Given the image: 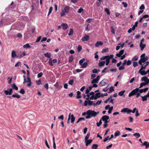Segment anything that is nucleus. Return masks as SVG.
<instances>
[{
  "label": "nucleus",
  "mask_w": 149,
  "mask_h": 149,
  "mask_svg": "<svg viewBox=\"0 0 149 149\" xmlns=\"http://www.w3.org/2000/svg\"><path fill=\"white\" fill-rule=\"evenodd\" d=\"M99 113V111L96 112L94 110H88L87 111V116L86 117V119H88L92 117H95Z\"/></svg>",
  "instance_id": "f257e3e1"
},
{
  "label": "nucleus",
  "mask_w": 149,
  "mask_h": 149,
  "mask_svg": "<svg viewBox=\"0 0 149 149\" xmlns=\"http://www.w3.org/2000/svg\"><path fill=\"white\" fill-rule=\"evenodd\" d=\"M70 7L69 6H66L64 7V9L62 10L60 13L61 16L62 17L65 15V13H68L69 12Z\"/></svg>",
  "instance_id": "f03ea898"
},
{
  "label": "nucleus",
  "mask_w": 149,
  "mask_h": 149,
  "mask_svg": "<svg viewBox=\"0 0 149 149\" xmlns=\"http://www.w3.org/2000/svg\"><path fill=\"white\" fill-rule=\"evenodd\" d=\"M139 88H137L133 90L129 94L128 96L130 97L135 95L139 91Z\"/></svg>",
  "instance_id": "7ed1b4c3"
},
{
  "label": "nucleus",
  "mask_w": 149,
  "mask_h": 149,
  "mask_svg": "<svg viewBox=\"0 0 149 149\" xmlns=\"http://www.w3.org/2000/svg\"><path fill=\"white\" fill-rule=\"evenodd\" d=\"M107 82V79H104L100 82L99 84V86L100 87L106 86L108 84Z\"/></svg>",
  "instance_id": "20e7f679"
},
{
  "label": "nucleus",
  "mask_w": 149,
  "mask_h": 149,
  "mask_svg": "<svg viewBox=\"0 0 149 149\" xmlns=\"http://www.w3.org/2000/svg\"><path fill=\"white\" fill-rule=\"evenodd\" d=\"M100 79V76H97L96 78L93 79L91 81V83L93 84L94 83H97L98 82V81Z\"/></svg>",
  "instance_id": "39448f33"
},
{
  "label": "nucleus",
  "mask_w": 149,
  "mask_h": 149,
  "mask_svg": "<svg viewBox=\"0 0 149 149\" xmlns=\"http://www.w3.org/2000/svg\"><path fill=\"white\" fill-rule=\"evenodd\" d=\"M131 111H132L131 110L127 108H124L121 111L122 112H127V113H129Z\"/></svg>",
  "instance_id": "423d86ee"
},
{
  "label": "nucleus",
  "mask_w": 149,
  "mask_h": 149,
  "mask_svg": "<svg viewBox=\"0 0 149 149\" xmlns=\"http://www.w3.org/2000/svg\"><path fill=\"white\" fill-rule=\"evenodd\" d=\"M13 89L12 88H10V89L9 91L8 90H5L4 91V92L6 95H11L13 92Z\"/></svg>",
  "instance_id": "0eeeda50"
},
{
  "label": "nucleus",
  "mask_w": 149,
  "mask_h": 149,
  "mask_svg": "<svg viewBox=\"0 0 149 149\" xmlns=\"http://www.w3.org/2000/svg\"><path fill=\"white\" fill-rule=\"evenodd\" d=\"M90 39L89 37L88 36L86 35L82 39V40L83 42L86 41Z\"/></svg>",
  "instance_id": "6e6552de"
},
{
  "label": "nucleus",
  "mask_w": 149,
  "mask_h": 149,
  "mask_svg": "<svg viewBox=\"0 0 149 149\" xmlns=\"http://www.w3.org/2000/svg\"><path fill=\"white\" fill-rule=\"evenodd\" d=\"M139 91L140 92V93H142L143 92L145 93L146 92L148 89V87H146L144 89H139Z\"/></svg>",
  "instance_id": "1a4fd4ad"
},
{
  "label": "nucleus",
  "mask_w": 149,
  "mask_h": 149,
  "mask_svg": "<svg viewBox=\"0 0 149 149\" xmlns=\"http://www.w3.org/2000/svg\"><path fill=\"white\" fill-rule=\"evenodd\" d=\"M109 119V117L107 115H104L102 117V119L103 121H107V120Z\"/></svg>",
  "instance_id": "9d476101"
},
{
  "label": "nucleus",
  "mask_w": 149,
  "mask_h": 149,
  "mask_svg": "<svg viewBox=\"0 0 149 149\" xmlns=\"http://www.w3.org/2000/svg\"><path fill=\"white\" fill-rule=\"evenodd\" d=\"M124 51V50H120L118 53L116 54V56L118 57H120L123 54Z\"/></svg>",
  "instance_id": "9b49d317"
},
{
  "label": "nucleus",
  "mask_w": 149,
  "mask_h": 149,
  "mask_svg": "<svg viewBox=\"0 0 149 149\" xmlns=\"http://www.w3.org/2000/svg\"><path fill=\"white\" fill-rule=\"evenodd\" d=\"M141 81H144L145 82H149V79L146 77H143L141 79Z\"/></svg>",
  "instance_id": "f8f14e48"
},
{
  "label": "nucleus",
  "mask_w": 149,
  "mask_h": 149,
  "mask_svg": "<svg viewBox=\"0 0 149 149\" xmlns=\"http://www.w3.org/2000/svg\"><path fill=\"white\" fill-rule=\"evenodd\" d=\"M61 26L63 30L66 29L68 27V25L66 23H62L61 24Z\"/></svg>",
  "instance_id": "ddd939ff"
},
{
  "label": "nucleus",
  "mask_w": 149,
  "mask_h": 149,
  "mask_svg": "<svg viewBox=\"0 0 149 149\" xmlns=\"http://www.w3.org/2000/svg\"><path fill=\"white\" fill-rule=\"evenodd\" d=\"M143 146H145L146 148V149L148 148L149 147V143L148 141H145L142 144Z\"/></svg>",
  "instance_id": "4468645a"
},
{
  "label": "nucleus",
  "mask_w": 149,
  "mask_h": 149,
  "mask_svg": "<svg viewBox=\"0 0 149 149\" xmlns=\"http://www.w3.org/2000/svg\"><path fill=\"white\" fill-rule=\"evenodd\" d=\"M146 61L145 58H141L140 59L139 61V64L140 65H142V63H144Z\"/></svg>",
  "instance_id": "2eb2a0df"
},
{
  "label": "nucleus",
  "mask_w": 149,
  "mask_h": 149,
  "mask_svg": "<svg viewBox=\"0 0 149 149\" xmlns=\"http://www.w3.org/2000/svg\"><path fill=\"white\" fill-rule=\"evenodd\" d=\"M149 84V82H143L141 83L140 84V86L139 87V88H141L143 86H146L147 85H148Z\"/></svg>",
  "instance_id": "dca6fc26"
},
{
  "label": "nucleus",
  "mask_w": 149,
  "mask_h": 149,
  "mask_svg": "<svg viewBox=\"0 0 149 149\" xmlns=\"http://www.w3.org/2000/svg\"><path fill=\"white\" fill-rule=\"evenodd\" d=\"M103 45V43L101 41H98L95 44L96 47H98L100 45Z\"/></svg>",
  "instance_id": "f3484780"
},
{
  "label": "nucleus",
  "mask_w": 149,
  "mask_h": 149,
  "mask_svg": "<svg viewBox=\"0 0 149 149\" xmlns=\"http://www.w3.org/2000/svg\"><path fill=\"white\" fill-rule=\"evenodd\" d=\"M11 87L13 90L17 91L18 90V87L14 84L11 85Z\"/></svg>",
  "instance_id": "a211bd4d"
},
{
  "label": "nucleus",
  "mask_w": 149,
  "mask_h": 149,
  "mask_svg": "<svg viewBox=\"0 0 149 149\" xmlns=\"http://www.w3.org/2000/svg\"><path fill=\"white\" fill-rule=\"evenodd\" d=\"M139 72L142 75H146L147 72V71H145L144 70H141L140 71V69L139 70Z\"/></svg>",
  "instance_id": "6ab92c4d"
},
{
  "label": "nucleus",
  "mask_w": 149,
  "mask_h": 149,
  "mask_svg": "<svg viewBox=\"0 0 149 149\" xmlns=\"http://www.w3.org/2000/svg\"><path fill=\"white\" fill-rule=\"evenodd\" d=\"M86 143V146H88V145H90L92 142V140L91 139L87 140L86 141H85Z\"/></svg>",
  "instance_id": "aec40b11"
},
{
  "label": "nucleus",
  "mask_w": 149,
  "mask_h": 149,
  "mask_svg": "<svg viewBox=\"0 0 149 149\" xmlns=\"http://www.w3.org/2000/svg\"><path fill=\"white\" fill-rule=\"evenodd\" d=\"M146 46V44H143L142 43H140V47L141 48V50H143V49L145 48Z\"/></svg>",
  "instance_id": "412c9836"
},
{
  "label": "nucleus",
  "mask_w": 149,
  "mask_h": 149,
  "mask_svg": "<svg viewBox=\"0 0 149 149\" xmlns=\"http://www.w3.org/2000/svg\"><path fill=\"white\" fill-rule=\"evenodd\" d=\"M12 96L13 97H17V98H19L20 97V96L17 93H15V94L13 95Z\"/></svg>",
  "instance_id": "4be33fe9"
},
{
  "label": "nucleus",
  "mask_w": 149,
  "mask_h": 149,
  "mask_svg": "<svg viewBox=\"0 0 149 149\" xmlns=\"http://www.w3.org/2000/svg\"><path fill=\"white\" fill-rule=\"evenodd\" d=\"M74 59V57L72 55H71L69 56V59L68 60V62L69 63L72 62Z\"/></svg>",
  "instance_id": "5701e85b"
},
{
  "label": "nucleus",
  "mask_w": 149,
  "mask_h": 149,
  "mask_svg": "<svg viewBox=\"0 0 149 149\" xmlns=\"http://www.w3.org/2000/svg\"><path fill=\"white\" fill-rule=\"evenodd\" d=\"M70 119H71V123H73L75 120V118L74 117L73 115L70 114Z\"/></svg>",
  "instance_id": "b1692460"
},
{
  "label": "nucleus",
  "mask_w": 149,
  "mask_h": 149,
  "mask_svg": "<svg viewBox=\"0 0 149 149\" xmlns=\"http://www.w3.org/2000/svg\"><path fill=\"white\" fill-rule=\"evenodd\" d=\"M105 63V61H102L98 63V65L100 67L103 66Z\"/></svg>",
  "instance_id": "393cba45"
},
{
  "label": "nucleus",
  "mask_w": 149,
  "mask_h": 149,
  "mask_svg": "<svg viewBox=\"0 0 149 149\" xmlns=\"http://www.w3.org/2000/svg\"><path fill=\"white\" fill-rule=\"evenodd\" d=\"M141 97L142 98V100L143 102L147 100H148L147 98L148 97L146 95H145L144 96H141Z\"/></svg>",
  "instance_id": "a878e982"
},
{
  "label": "nucleus",
  "mask_w": 149,
  "mask_h": 149,
  "mask_svg": "<svg viewBox=\"0 0 149 149\" xmlns=\"http://www.w3.org/2000/svg\"><path fill=\"white\" fill-rule=\"evenodd\" d=\"M92 88L91 86H90L88 88L86 91V93L88 94L89 93L90 91L91 90Z\"/></svg>",
  "instance_id": "bb28decb"
},
{
  "label": "nucleus",
  "mask_w": 149,
  "mask_h": 149,
  "mask_svg": "<svg viewBox=\"0 0 149 149\" xmlns=\"http://www.w3.org/2000/svg\"><path fill=\"white\" fill-rule=\"evenodd\" d=\"M77 99H79L81 97V96L80 95L81 94V93L79 91H78L77 92Z\"/></svg>",
  "instance_id": "cd10ccee"
},
{
  "label": "nucleus",
  "mask_w": 149,
  "mask_h": 149,
  "mask_svg": "<svg viewBox=\"0 0 149 149\" xmlns=\"http://www.w3.org/2000/svg\"><path fill=\"white\" fill-rule=\"evenodd\" d=\"M16 54L14 51H13L11 53V56L12 58H14L16 56Z\"/></svg>",
  "instance_id": "c85d7f7f"
},
{
  "label": "nucleus",
  "mask_w": 149,
  "mask_h": 149,
  "mask_svg": "<svg viewBox=\"0 0 149 149\" xmlns=\"http://www.w3.org/2000/svg\"><path fill=\"white\" fill-rule=\"evenodd\" d=\"M98 147V145L96 144H94L92 145L91 148L92 149H97Z\"/></svg>",
  "instance_id": "c756f323"
},
{
  "label": "nucleus",
  "mask_w": 149,
  "mask_h": 149,
  "mask_svg": "<svg viewBox=\"0 0 149 149\" xmlns=\"http://www.w3.org/2000/svg\"><path fill=\"white\" fill-rule=\"evenodd\" d=\"M109 121H104V124H103V127L104 128H106L107 126V123L109 122Z\"/></svg>",
  "instance_id": "7c9ffc66"
},
{
  "label": "nucleus",
  "mask_w": 149,
  "mask_h": 149,
  "mask_svg": "<svg viewBox=\"0 0 149 149\" xmlns=\"http://www.w3.org/2000/svg\"><path fill=\"white\" fill-rule=\"evenodd\" d=\"M23 47L24 48H30L31 47V46L29 44L27 43L24 45Z\"/></svg>",
  "instance_id": "2f4dec72"
},
{
  "label": "nucleus",
  "mask_w": 149,
  "mask_h": 149,
  "mask_svg": "<svg viewBox=\"0 0 149 149\" xmlns=\"http://www.w3.org/2000/svg\"><path fill=\"white\" fill-rule=\"evenodd\" d=\"M98 98V97H96L94 95H93L90 97V99L91 100H96Z\"/></svg>",
  "instance_id": "473e14b6"
},
{
  "label": "nucleus",
  "mask_w": 149,
  "mask_h": 149,
  "mask_svg": "<svg viewBox=\"0 0 149 149\" xmlns=\"http://www.w3.org/2000/svg\"><path fill=\"white\" fill-rule=\"evenodd\" d=\"M125 91V90L120 91L118 93V94L120 96H122L123 95Z\"/></svg>",
  "instance_id": "72a5a7b5"
},
{
  "label": "nucleus",
  "mask_w": 149,
  "mask_h": 149,
  "mask_svg": "<svg viewBox=\"0 0 149 149\" xmlns=\"http://www.w3.org/2000/svg\"><path fill=\"white\" fill-rule=\"evenodd\" d=\"M74 31L72 29H70V32L68 33V35L71 36L73 34Z\"/></svg>",
  "instance_id": "f704fd0d"
},
{
  "label": "nucleus",
  "mask_w": 149,
  "mask_h": 149,
  "mask_svg": "<svg viewBox=\"0 0 149 149\" xmlns=\"http://www.w3.org/2000/svg\"><path fill=\"white\" fill-rule=\"evenodd\" d=\"M120 135V132L119 131H116L114 134V136L115 137L119 136Z\"/></svg>",
  "instance_id": "c9c22d12"
},
{
  "label": "nucleus",
  "mask_w": 149,
  "mask_h": 149,
  "mask_svg": "<svg viewBox=\"0 0 149 149\" xmlns=\"http://www.w3.org/2000/svg\"><path fill=\"white\" fill-rule=\"evenodd\" d=\"M44 55L45 56L48 58H50L51 56V54L48 52L46 53H45Z\"/></svg>",
  "instance_id": "e433bc0d"
},
{
  "label": "nucleus",
  "mask_w": 149,
  "mask_h": 149,
  "mask_svg": "<svg viewBox=\"0 0 149 149\" xmlns=\"http://www.w3.org/2000/svg\"><path fill=\"white\" fill-rule=\"evenodd\" d=\"M90 132H88L87 133L86 136L85 137V141H86L87 140H88V139L89 137L90 136Z\"/></svg>",
  "instance_id": "4c0bfd02"
},
{
  "label": "nucleus",
  "mask_w": 149,
  "mask_h": 149,
  "mask_svg": "<svg viewBox=\"0 0 149 149\" xmlns=\"http://www.w3.org/2000/svg\"><path fill=\"white\" fill-rule=\"evenodd\" d=\"M87 65L88 63L87 62H85L81 65H82L81 67L82 68H86Z\"/></svg>",
  "instance_id": "58836bf2"
},
{
  "label": "nucleus",
  "mask_w": 149,
  "mask_h": 149,
  "mask_svg": "<svg viewBox=\"0 0 149 149\" xmlns=\"http://www.w3.org/2000/svg\"><path fill=\"white\" fill-rule=\"evenodd\" d=\"M133 135L135 136L136 138H138L140 136V134L139 133H134Z\"/></svg>",
  "instance_id": "ea45409f"
},
{
  "label": "nucleus",
  "mask_w": 149,
  "mask_h": 149,
  "mask_svg": "<svg viewBox=\"0 0 149 149\" xmlns=\"http://www.w3.org/2000/svg\"><path fill=\"white\" fill-rule=\"evenodd\" d=\"M148 65V64H146V65H145L144 66H143V65L142 66V67H141V68L140 69V71L142 70H143L145 69L146 68L147 66Z\"/></svg>",
  "instance_id": "a19ab883"
},
{
  "label": "nucleus",
  "mask_w": 149,
  "mask_h": 149,
  "mask_svg": "<svg viewBox=\"0 0 149 149\" xmlns=\"http://www.w3.org/2000/svg\"><path fill=\"white\" fill-rule=\"evenodd\" d=\"M85 61V59L84 58H83L81 60H80L79 61V64L80 65H81Z\"/></svg>",
  "instance_id": "79ce46f5"
},
{
  "label": "nucleus",
  "mask_w": 149,
  "mask_h": 149,
  "mask_svg": "<svg viewBox=\"0 0 149 149\" xmlns=\"http://www.w3.org/2000/svg\"><path fill=\"white\" fill-rule=\"evenodd\" d=\"M53 8L52 7H50L49 11L48 14V16H49L52 13L53 10Z\"/></svg>",
  "instance_id": "37998d69"
},
{
  "label": "nucleus",
  "mask_w": 149,
  "mask_h": 149,
  "mask_svg": "<svg viewBox=\"0 0 149 149\" xmlns=\"http://www.w3.org/2000/svg\"><path fill=\"white\" fill-rule=\"evenodd\" d=\"M138 57L136 55L134 56L132 59V61H136L138 60Z\"/></svg>",
  "instance_id": "c03bdc74"
},
{
  "label": "nucleus",
  "mask_w": 149,
  "mask_h": 149,
  "mask_svg": "<svg viewBox=\"0 0 149 149\" xmlns=\"http://www.w3.org/2000/svg\"><path fill=\"white\" fill-rule=\"evenodd\" d=\"M48 63L51 66H52L53 65L52 61V58H50L48 62Z\"/></svg>",
  "instance_id": "a18cd8bd"
},
{
  "label": "nucleus",
  "mask_w": 149,
  "mask_h": 149,
  "mask_svg": "<svg viewBox=\"0 0 149 149\" xmlns=\"http://www.w3.org/2000/svg\"><path fill=\"white\" fill-rule=\"evenodd\" d=\"M105 11L107 15H109L110 14V12L108 9L106 8L105 9Z\"/></svg>",
  "instance_id": "49530a36"
},
{
  "label": "nucleus",
  "mask_w": 149,
  "mask_h": 149,
  "mask_svg": "<svg viewBox=\"0 0 149 149\" xmlns=\"http://www.w3.org/2000/svg\"><path fill=\"white\" fill-rule=\"evenodd\" d=\"M102 124V119H100L98 123H97L96 124L97 126L99 127L100 125Z\"/></svg>",
  "instance_id": "de8ad7c7"
},
{
  "label": "nucleus",
  "mask_w": 149,
  "mask_h": 149,
  "mask_svg": "<svg viewBox=\"0 0 149 149\" xmlns=\"http://www.w3.org/2000/svg\"><path fill=\"white\" fill-rule=\"evenodd\" d=\"M102 56V57H101L100 58V59L102 60H105V59H106L108 57V56Z\"/></svg>",
  "instance_id": "09e8293b"
},
{
  "label": "nucleus",
  "mask_w": 149,
  "mask_h": 149,
  "mask_svg": "<svg viewBox=\"0 0 149 149\" xmlns=\"http://www.w3.org/2000/svg\"><path fill=\"white\" fill-rule=\"evenodd\" d=\"M109 50V49L108 48L105 49H102V52L103 53L106 52H107Z\"/></svg>",
  "instance_id": "8fccbe9b"
},
{
  "label": "nucleus",
  "mask_w": 149,
  "mask_h": 149,
  "mask_svg": "<svg viewBox=\"0 0 149 149\" xmlns=\"http://www.w3.org/2000/svg\"><path fill=\"white\" fill-rule=\"evenodd\" d=\"M82 48L81 46L80 45H79L77 47V51L78 52H80L82 49Z\"/></svg>",
  "instance_id": "3c124183"
},
{
  "label": "nucleus",
  "mask_w": 149,
  "mask_h": 149,
  "mask_svg": "<svg viewBox=\"0 0 149 149\" xmlns=\"http://www.w3.org/2000/svg\"><path fill=\"white\" fill-rule=\"evenodd\" d=\"M83 9L82 7H80L79 9L78 13H81L83 11Z\"/></svg>",
  "instance_id": "603ef678"
},
{
  "label": "nucleus",
  "mask_w": 149,
  "mask_h": 149,
  "mask_svg": "<svg viewBox=\"0 0 149 149\" xmlns=\"http://www.w3.org/2000/svg\"><path fill=\"white\" fill-rule=\"evenodd\" d=\"M138 65L137 62L136 61H134L133 62V66L134 67L137 66Z\"/></svg>",
  "instance_id": "864d4df0"
},
{
  "label": "nucleus",
  "mask_w": 149,
  "mask_h": 149,
  "mask_svg": "<svg viewBox=\"0 0 149 149\" xmlns=\"http://www.w3.org/2000/svg\"><path fill=\"white\" fill-rule=\"evenodd\" d=\"M45 144H46V146L49 149H50V146H49V145H48V142H47V140L46 139L45 140Z\"/></svg>",
  "instance_id": "5fc2aeb1"
},
{
  "label": "nucleus",
  "mask_w": 149,
  "mask_h": 149,
  "mask_svg": "<svg viewBox=\"0 0 149 149\" xmlns=\"http://www.w3.org/2000/svg\"><path fill=\"white\" fill-rule=\"evenodd\" d=\"M19 93L22 94H24L25 93V91L24 89H22L19 91Z\"/></svg>",
  "instance_id": "6e6d98bb"
},
{
  "label": "nucleus",
  "mask_w": 149,
  "mask_h": 149,
  "mask_svg": "<svg viewBox=\"0 0 149 149\" xmlns=\"http://www.w3.org/2000/svg\"><path fill=\"white\" fill-rule=\"evenodd\" d=\"M74 83V80L73 79L70 80L69 82V84L70 85H72Z\"/></svg>",
  "instance_id": "4d7b16f0"
},
{
  "label": "nucleus",
  "mask_w": 149,
  "mask_h": 149,
  "mask_svg": "<svg viewBox=\"0 0 149 149\" xmlns=\"http://www.w3.org/2000/svg\"><path fill=\"white\" fill-rule=\"evenodd\" d=\"M125 68L124 66L123 65L119 67L118 69L119 70H124Z\"/></svg>",
  "instance_id": "13d9d810"
},
{
  "label": "nucleus",
  "mask_w": 149,
  "mask_h": 149,
  "mask_svg": "<svg viewBox=\"0 0 149 149\" xmlns=\"http://www.w3.org/2000/svg\"><path fill=\"white\" fill-rule=\"evenodd\" d=\"M105 61V62H106V65H107L109 63L110 60L107 58V59Z\"/></svg>",
  "instance_id": "bf43d9fd"
},
{
  "label": "nucleus",
  "mask_w": 149,
  "mask_h": 149,
  "mask_svg": "<svg viewBox=\"0 0 149 149\" xmlns=\"http://www.w3.org/2000/svg\"><path fill=\"white\" fill-rule=\"evenodd\" d=\"M145 6L143 4H142L141 5V6H140L139 8V9L141 10H142L145 9Z\"/></svg>",
  "instance_id": "052dcab7"
},
{
  "label": "nucleus",
  "mask_w": 149,
  "mask_h": 149,
  "mask_svg": "<svg viewBox=\"0 0 149 149\" xmlns=\"http://www.w3.org/2000/svg\"><path fill=\"white\" fill-rule=\"evenodd\" d=\"M112 96H111L108 99H107L106 100H105L104 101V102L106 103H107L108 102V101L112 98Z\"/></svg>",
  "instance_id": "680f3d73"
},
{
  "label": "nucleus",
  "mask_w": 149,
  "mask_h": 149,
  "mask_svg": "<svg viewBox=\"0 0 149 149\" xmlns=\"http://www.w3.org/2000/svg\"><path fill=\"white\" fill-rule=\"evenodd\" d=\"M107 56H108L107 58L109 60L111 58H113L114 56L113 54H111L110 55H107Z\"/></svg>",
  "instance_id": "e2e57ef3"
},
{
  "label": "nucleus",
  "mask_w": 149,
  "mask_h": 149,
  "mask_svg": "<svg viewBox=\"0 0 149 149\" xmlns=\"http://www.w3.org/2000/svg\"><path fill=\"white\" fill-rule=\"evenodd\" d=\"M114 91V89H113V86H111L109 88V93H110Z\"/></svg>",
  "instance_id": "0e129e2a"
},
{
  "label": "nucleus",
  "mask_w": 149,
  "mask_h": 149,
  "mask_svg": "<svg viewBox=\"0 0 149 149\" xmlns=\"http://www.w3.org/2000/svg\"><path fill=\"white\" fill-rule=\"evenodd\" d=\"M43 75V73L42 72H40V73H38V78H40Z\"/></svg>",
  "instance_id": "69168bd1"
},
{
  "label": "nucleus",
  "mask_w": 149,
  "mask_h": 149,
  "mask_svg": "<svg viewBox=\"0 0 149 149\" xmlns=\"http://www.w3.org/2000/svg\"><path fill=\"white\" fill-rule=\"evenodd\" d=\"M131 61L130 60H128L127 62V65H129L131 64Z\"/></svg>",
  "instance_id": "338daca9"
},
{
  "label": "nucleus",
  "mask_w": 149,
  "mask_h": 149,
  "mask_svg": "<svg viewBox=\"0 0 149 149\" xmlns=\"http://www.w3.org/2000/svg\"><path fill=\"white\" fill-rule=\"evenodd\" d=\"M93 104V102L91 100L88 101V105L89 106H91Z\"/></svg>",
  "instance_id": "774afa93"
}]
</instances>
